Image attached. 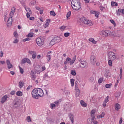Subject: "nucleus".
<instances>
[{"mask_svg": "<svg viewBox=\"0 0 124 124\" xmlns=\"http://www.w3.org/2000/svg\"><path fill=\"white\" fill-rule=\"evenodd\" d=\"M50 21H51V20L50 19H46V22L45 25L44 26V28H47L48 27V25L50 23Z\"/></svg>", "mask_w": 124, "mask_h": 124, "instance_id": "obj_19", "label": "nucleus"}, {"mask_svg": "<svg viewBox=\"0 0 124 124\" xmlns=\"http://www.w3.org/2000/svg\"><path fill=\"white\" fill-rule=\"evenodd\" d=\"M48 77L47 74H46L44 75V79H46V78H48Z\"/></svg>", "mask_w": 124, "mask_h": 124, "instance_id": "obj_53", "label": "nucleus"}, {"mask_svg": "<svg viewBox=\"0 0 124 124\" xmlns=\"http://www.w3.org/2000/svg\"><path fill=\"white\" fill-rule=\"evenodd\" d=\"M111 6H118V3L116 2H111Z\"/></svg>", "mask_w": 124, "mask_h": 124, "instance_id": "obj_34", "label": "nucleus"}, {"mask_svg": "<svg viewBox=\"0 0 124 124\" xmlns=\"http://www.w3.org/2000/svg\"><path fill=\"white\" fill-rule=\"evenodd\" d=\"M120 12L124 15V9H120Z\"/></svg>", "mask_w": 124, "mask_h": 124, "instance_id": "obj_60", "label": "nucleus"}, {"mask_svg": "<svg viewBox=\"0 0 124 124\" xmlns=\"http://www.w3.org/2000/svg\"><path fill=\"white\" fill-rule=\"evenodd\" d=\"M109 101V96H107V97L106 98L105 101H104L103 103V107H106V103Z\"/></svg>", "mask_w": 124, "mask_h": 124, "instance_id": "obj_15", "label": "nucleus"}, {"mask_svg": "<svg viewBox=\"0 0 124 124\" xmlns=\"http://www.w3.org/2000/svg\"><path fill=\"white\" fill-rule=\"evenodd\" d=\"M56 42L55 41V40L54 39H53L51 41H50V45H55V44H56Z\"/></svg>", "mask_w": 124, "mask_h": 124, "instance_id": "obj_35", "label": "nucleus"}, {"mask_svg": "<svg viewBox=\"0 0 124 124\" xmlns=\"http://www.w3.org/2000/svg\"><path fill=\"white\" fill-rule=\"evenodd\" d=\"M20 72L21 74L24 73V69L21 67V66L19 67Z\"/></svg>", "mask_w": 124, "mask_h": 124, "instance_id": "obj_40", "label": "nucleus"}, {"mask_svg": "<svg viewBox=\"0 0 124 124\" xmlns=\"http://www.w3.org/2000/svg\"><path fill=\"white\" fill-rule=\"evenodd\" d=\"M36 58V53L35 52L33 53V54H32V58L35 59Z\"/></svg>", "mask_w": 124, "mask_h": 124, "instance_id": "obj_48", "label": "nucleus"}, {"mask_svg": "<svg viewBox=\"0 0 124 124\" xmlns=\"http://www.w3.org/2000/svg\"><path fill=\"white\" fill-rule=\"evenodd\" d=\"M66 27L64 26H62L60 27V30H64L65 29Z\"/></svg>", "mask_w": 124, "mask_h": 124, "instance_id": "obj_64", "label": "nucleus"}, {"mask_svg": "<svg viewBox=\"0 0 124 124\" xmlns=\"http://www.w3.org/2000/svg\"><path fill=\"white\" fill-rule=\"evenodd\" d=\"M54 107H57V106H56V105L55 104V103L54 104H50V108L51 109H53L54 108Z\"/></svg>", "mask_w": 124, "mask_h": 124, "instance_id": "obj_46", "label": "nucleus"}, {"mask_svg": "<svg viewBox=\"0 0 124 124\" xmlns=\"http://www.w3.org/2000/svg\"><path fill=\"white\" fill-rule=\"evenodd\" d=\"M18 86L20 88H23V87H24V83H23L22 81L19 82L18 83Z\"/></svg>", "mask_w": 124, "mask_h": 124, "instance_id": "obj_31", "label": "nucleus"}, {"mask_svg": "<svg viewBox=\"0 0 124 124\" xmlns=\"http://www.w3.org/2000/svg\"><path fill=\"white\" fill-rule=\"evenodd\" d=\"M65 93L66 95H69V93H70L69 91L66 90L65 91Z\"/></svg>", "mask_w": 124, "mask_h": 124, "instance_id": "obj_55", "label": "nucleus"}, {"mask_svg": "<svg viewBox=\"0 0 124 124\" xmlns=\"http://www.w3.org/2000/svg\"><path fill=\"white\" fill-rule=\"evenodd\" d=\"M9 99V97L8 96L5 95L4 96H3L1 98V103L2 104L4 103L5 101H7Z\"/></svg>", "mask_w": 124, "mask_h": 124, "instance_id": "obj_9", "label": "nucleus"}, {"mask_svg": "<svg viewBox=\"0 0 124 124\" xmlns=\"http://www.w3.org/2000/svg\"><path fill=\"white\" fill-rule=\"evenodd\" d=\"M108 64L109 66H113V63L112 62V60L108 59Z\"/></svg>", "mask_w": 124, "mask_h": 124, "instance_id": "obj_25", "label": "nucleus"}, {"mask_svg": "<svg viewBox=\"0 0 124 124\" xmlns=\"http://www.w3.org/2000/svg\"><path fill=\"white\" fill-rule=\"evenodd\" d=\"M69 35H70V33L69 32H66L64 34V36H65V37H68Z\"/></svg>", "mask_w": 124, "mask_h": 124, "instance_id": "obj_39", "label": "nucleus"}, {"mask_svg": "<svg viewBox=\"0 0 124 124\" xmlns=\"http://www.w3.org/2000/svg\"><path fill=\"white\" fill-rule=\"evenodd\" d=\"M87 65H88V62L86 61H81L80 62V66L81 68H85L87 67Z\"/></svg>", "mask_w": 124, "mask_h": 124, "instance_id": "obj_6", "label": "nucleus"}, {"mask_svg": "<svg viewBox=\"0 0 124 124\" xmlns=\"http://www.w3.org/2000/svg\"><path fill=\"white\" fill-rule=\"evenodd\" d=\"M50 14L51 16H53V17L56 16V13H55V11H51L50 12Z\"/></svg>", "mask_w": 124, "mask_h": 124, "instance_id": "obj_33", "label": "nucleus"}, {"mask_svg": "<svg viewBox=\"0 0 124 124\" xmlns=\"http://www.w3.org/2000/svg\"><path fill=\"white\" fill-rule=\"evenodd\" d=\"M119 77L120 79H122V77H123V69L122 68L120 69V70Z\"/></svg>", "mask_w": 124, "mask_h": 124, "instance_id": "obj_30", "label": "nucleus"}, {"mask_svg": "<svg viewBox=\"0 0 124 124\" xmlns=\"http://www.w3.org/2000/svg\"><path fill=\"white\" fill-rule=\"evenodd\" d=\"M29 40H30V38H29V37H28L27 38L23 39V41L24 42H26V41H29Z\"/></svg>", "mask_w": 124, "mask_h": 124, "instance_id": "obj_50", "label": "nucleus"}, {"mask_svg": "<svg viewBox=\"0 0 124 124\" xmlns=\"http://www.w3.org/2000/svg\"><path fill=\"white\" fill-rule=\"evenodd\" d=\"M90 62L92 64H94L96 62V58L94 55H92L90 58Z\"/></svg>", "mask_w": 124, "mask_h": 124, "instance_id": "obj_8", "label": "nucleus"}, {"mask_svg": "<svg viewBox=\"0 0 124 124\" xmlns=\"http://www.w3.org/2000/svg\"><path fill=\"white\" fill-rule=\"evenodd\" d=\"M27 37H33V33L31 32L27 35Z\"/></svg>", "mask_w": 124, "mask_h": 124, "instance_id": "obj_37", "label": "nucleus"}, {"mask_svg": "<svg viewBox=\"0 0 124 124\" xmlns=\"http://www.w3.org/2000/svg\"><path fill=\"white\" fill-rule=\"evenodd\" d=\"M111 86H112V84H106V88H107V89H110V88H111Z\"/></svg>", "mask_w": 124, "mask_h": 124, "instance_id": "obj_43", "label": "nucleus"}, {"mask_svg": "<svg viewBox=\"0 0 124 124\" xmlns=\"http://www.w3.org/2000/svg\"><path fill=\"white\" fill-rule=\"evenodd\" d=\"M54 41H55L56 43H59V42H61V38L59 36H56L54 37Z\"/></svg>", "mask_w": 124, "mask_h": 124, "instance_id": "obj_17", "label": "nucleus"}, {"mask_svg": "<svg viewBox=\"0 0 124 124\" xmlns=\"http://www.w3.org/2000/svg\"><path fill=\"white\" fill-rule=\"evenodd\" d=\"M108 55V60H111L112 61H115L116 60V55L115 53L112 51H108L107 52Z\"/></svg>", "mask_w": 124, "mask_h": 124, "instance_id": "obj_4", "label": "nucleus"}, {"mask_svg": "<svg viewBox=\"0 0 124 124\" xmlns=\"http://www.w3.org/2000/svg\"><path fill=\"white\" fill-rule=\"evenodd\" d=\"M120 107H121V106L120 105V104L117 103L115 105V110H116V111H119V109H120Z\"/></svg>", "mask_w": 124, "mask_h": 124, "instance_id": "obj_24", "label": "nucleus"}, {"mask_svg": "<svg viewBox=\"0 0 124 124\" xmlns=\"http://www.w3.org/2000/svg\"><path fill=\"white\" fill-rule=\"evenodd\" d=\"M105 115V113L104 112H103L101 114L97 116V119H100V118H104Z\"/></svg>", "mask_w": 124, "mask_h": 124, "instance_id": "obj_26", "label": "nucleus"}, {"mask_svg": "<svg viewBox=\"0 0 124 124\" xmlns=\"http://www.w3.org/2000/svg\"><path fill=\"white\" fill-rule=\"evenodd\" d=\"M80 90L78 89L77 91V94L78 96H79V95H80Z\"/></svg>", "mask_w": 124, "mask_h": 124, "instance_id": "obj_51", "label": "nucleus"}, {"mask_svg": "<svg viewBox=\"0 0 124 124\" xmlns=\"http://www.w3.org/2000/svg\"><path fill=\"white\" fill-rule=\"evenodd\" d=\"M71 108V104H68L65 105V108H64L65 110H67V111H70Z\"/></svg>", "mask_w": 124, "mask_h": 124, "instance_id": "obj_14", "label": "nucleus"}, {"mask_svg": "<svg viewBox=\"0 0 124 124\" xmlns=\"http://www.w3.org/2000/svg\"><path fill=\"white\" fill-rule=\"evenodd\" d=\"M80 104L81 106H83V107H87V104H86V103H85L83 100L80 101Z\"/></svg>", "mask_w": 124, "mask_h": 124, "instance_id": "obj_21", "label": "nucleus"}, {"mask_svg": "<svg viewBox=\"0 0 124 124\" xmlns=\"http://www.w3.org/2000/svg\"><path fill=\"white\" fill-rule=\"evenodd\" d=\"M114 37H120L121 36V35L119 34H113Z\"/></svg>", "mask_w": 124, "mask_h": 124, "instance_id": "obj_57", "label": "nucleus"}, {"mask_svg": "<svg viewBox=\"0 0 124 124\" xmlns=\"http://www.w3.org/2000/svg\"><path fill=\"white\" fill-rule=\"evenodd\" d=\"M8 26H11L12 25V16L10 17L7 21Z\"/></svg>", "mask_w": 124, "mask_h": 124, "instance_id": "obj_16", "label": "nucleus"}, {"mask_svg": "<svg viewBox=\"0 0 124 124\" xmlns=\"http://www.w3.org/2000/svg\"><path fill=\"white\" fill-rule=\"evenodd\" d=\"M69 119L72 124H73V123H74V116L73 115V114L70 113Z\"/></svg>", "mask_w": 124, "mask_h": 124, "instance_id": "obj_18", "label": "nucleus"}, {"mask_svg": "<svg viewBox=\"0 0 124 124\" xmlns=\"http://www.w3.org/2000/svg\"><path fill=\"white\" fill-rule=\"evenodd\" d=\"M19 106H20V103H19V102H16L13 105L14 108H17L19 107Z\"/></svg>", "mask_w": 124, "mask_h": 124, "instance_id": "obj_20", "label": "nucleus"}, {"mask_svg": "<svg viewBox=\"0 0 124 124\" xmlns=\"http://www.w3.org/2000/svg\"><path fill=\"white\" fill-rule=\"evenodd\" d=\"M71 6L74 10H79L81 9V4L79 0H72L71 2Z\"/></svg>", "mask_w": 124, "mask_h": 124, "instance_id": "obj_2", "label": "nucleus"}, {"mask_svg": "<svg viewBox=\"0 0 124 124\" xmlns=\"http://www.w3.org/2000/svg\"><path fill=\"white\" fill-rule=\"evenodd\" d=\"M31 88H32V86H31V85H29V86L27 87L26 90H27V91H29V90H31Z\"/></svg>", "mask_w": 124, "mask_h": 124, "instance_id": "obj_56", "label": "nucleus"}, {"mask_svg": "<svg viewBox=\"0 0 124 124\" xmlns=\"http://www.w3.org/2000/svg\"><path fill=\"white\" fill-rule=\"evenodd\" d=\"M121 95V92H118L116 94V96L119 97Z\"/></svg>", "mask_w": 124, "mask_h": 124, "instance_id": "obj_58", "label": "nucleus"}, {"mask_svg": "<svg viewBox=\"0 0 124 124\" xmlns=\"http://www.w3.org/2000/svg\"><path fill=\"white\" fill-rule=\"evenodd\" d=\"M35 51H29V54H30L31 55H33L34 53H35Z\"/></svg>", "mask_w": 124, "mask_h": 124, "instance_id": "obj_63", "label": "nucleus"}, {"mask_svg": "<svg viewBox=\"0 0 124 124\" xmlns=\"http://www.w3.org/2000/svg\"><path fill=\"white\" fill-rule=\"evenodd\" d=\"M25 9L27 13H29V14H31V9H30L29 8H26Z\"/></svg>", "mask_w": 124, "mask_h": 124, "instance_id": "obj_32", "label": "nucleus"}, {"mask_svg": "<svg viewBox=\"0 0 124 124\" xmlns=\"http://www.w3.org/2000/svg\"><path fill=\"white\" fill-rule=\"evenodd\" d=\"M16 95H17V96H22V95H23V93L21 91H17L16 92Z\"/></svg>", "mask_w": 124, "mask_h": 124, "instance_id": "obj_27", "label": "nucleus"}, {"mask_svg": "<svg viewBox=\"0 0 124 124\" xmlns=\"http://www.w3.org/2000/svg\"><path fill=\"white\" fill-rule=\"evenodd\" d=\"M93 14H95V17L98 18V16H99V12H97L96 11H93Z\"/></svg>", "mask_w": 124, "mask_h": 124, "instance_id": "obj_29", "label": "nucleus"}, {"mask_svg": "<svg viewBox=\"0 0 124 124\" xmlns=\"http://www.w3.org/2000/svg\"><path fill=\"white\" fill-rule=\"evenodd\" d=\"M15 10H16V8H15V7H13L12 8L10 13V16H12L14 15V13H15Z\"/></svg>", "mask_w": 124, "mask_h": 124, "instance_id": "obj_12", "label": "nucleus"}, {"mask_svg": "<svg viewBox=\"0 0 124 124\" xmlns=\"http://www.w3.org/2000/svg\"><path fill=\"white\" fill-rule=\"evenodd\" d=\"M102 81H103V78H101L99 79L98 83H99V84H101V83H102Z\"/></svg>", "mask_w": 124, "mask_h": 124, "instance_id": "obj_45", "label": "nucleus"}, {"mask_svg": "<svg viewBox=\"0 0 124 124\" xmlns=\"http://www.w3.org/2000/svg\"><path fill=\"white\" fill-rule=\"evenodd\" d=\"M6 64L8 66V69H10V68H13V65L11 64V63L10 62V61H9V60H7Z\"/></svg>", "mask_w": 124, "mask_h": 124, "instance_id": "obj_11", "label": "nucleus"}, {"mask_svg": "<svg viewBox=\"0 0 124 124\" xmlns=\"http://www.w3.org/2000/svg\"><path fill=\"white\" fill-rule=\"evenodd\" d=\"M70 16H71V11H69L66 15L67 18H69Z\"/></svg>", "mask_w": 124, "mask_h": 124, "instance_id": "obj_41", "label": "nucleus"}, {"mask_svg": "<svg viewBox=\"0 0 124 124\" xmlns=\"http://www.w3.org/2000/svg\"><path fill=\"white\" fill-rule=\"evenodd\" d=\"M71 58L68 57L67 58V59H66L65 62L64 63V65H66L67 64V63H70V62H71Z\"/></svg>", "mask_w": 124, "mask_h": 124, "instance_id": "obj_13", "label": "nucleus"}, {"mask_svg": "<svg viewBox=\"0 0 124 124\" xmlns=\"http://www.w3.org/2000/svg\"><path fill=\"white\" fill-rule=\"evenodd\" d=\"M80 21L83 24L87 25V26H93V23H92V21L84 16L80 18Z\"/></svg>", "mask_w": 124, "mask_h": 124, "instance_id": "obj_3", "label": "nucleus"}, {"mask_svg": "<svg viewBox=\"0 0 124 124\" xmlns=\"http://www.w3.org/2000/svg\"><path fill=\"white\" fill-rule=\"evenodd\" d=\"M76 60V56H74V57L73 58V59L72 60L71 59V62H70V65H72V64H73L75 62Z\"/></svg>", "mask_w": 124, "mask_h": 124, "instance_id": "obj_23", "label": "nucleus"}, {"mask_svg": "<svg viewBox=\"0 0 124 124\" xmlns=\"http://www.w3.org/2000/svg\"><path fill=\"white\" fill-rule=\"evenodd\" d=\"M93 77H91L90 78H89V81H90V82H91V83H93Z\"/></svg>", "mask_w": 124, "mask_h": 124, "instance_id": "obj_54", "label": "nucleus"}, {"mask_svg": "<svg viewBox=\"0 0 124 124\" xmlns=\"http://www.w3.org/2000/svg\"><path fill=\"white\" fill-rule=\"evenodd\" d=\"M46 57L47 58V60L48 59V62H49L50 60H51V55H47Z\"/></svg>", "mask_w": 124, "mask_h": 124, "instance_id": "obj_52", "label": "nucleus"}, {"mask_svg": "<svg viewBox=\"0 0 124 124\" xmlns=\"http://www.w3.org/2000/svg\"><path fill=\"white\" fill-rule=\"evenodd\" d=\"M54 104H55V106L56 107H58L59 105H60V103H61V100H58L55 102H54Z\"/></svg>", "mask_w": 124, "mask_h": 124, "instance_id": "obj_22", "label": "nucleus"}, {"mask_svg": "<svg viewBox=\"0 0 124 124\" xmlns=\"http://www.w3.org/2000/svg\"><path fill=\"white\" fill-rule=\"evenodd\" d=\"M26 62H27V58H24V59H22V60L21 61V63L22 64H24V63H26Z\"/></svg>", "mask_w": 124, "mask_h": 124, "instance_id": "obj_38", "label": "nucleus"}, {"mask_svg": "<svg viewBox=\"0 0 124 124\" xmlns=\"http://www.w3.org/2000/svg\"><path fill=\"white\" fill-rule=\"evenodd\" d=\"M71 74L73 76H76V71L75 70H72L71 71Z\"/></svg>", "mask_w": 124, "mask_h": 124, "instance_id": "obj_28", "label": "nucleus"}, {"mask_svg": "<svg viewBox=\"0 0 124 124\" xmlns=\"http://www.w3.org/2000/svg\"><path fill=\"white\" fill-rule=\"evenodd\" d=\"M18 41H19L18 40V39H16L14 40V41L13 42V43H14V44L18 43Z\"/></svg>", "mask_w": 124, "mask_h": 124, "instance_id": "obj_62", "label": "nucleus"}, {"mask_svg": "<svg viewBox=\"0 0 124 124\" xmlns=\"http://www.w3.org/2000/svg\"><path fill=\"white\" fill-rule=\"evenodd\" d=\"M36 74V72L34 70L31 71V78L32 80L34 81L35 80V78H36V76L35 75Z\"/></svg>", "mask_w": 124, "mask_h": 124, "instance_id": "obj_7", "label": "nucleus"}, {"mask_svg": "<svg viewBox=\"0 0 124 124\" xmlns=\"http://www.w3.org/2000/svg\"><path fill=\"white\" fill-rule=\"evenodd\" d=\"M31 5H32V6H33V5H35V4H36V1L33 0L31 2Z\"/></svg>", "mask_w": 124, "mask_h": 124, "instance_id": "obj_36", "label": "nucleus"}, {"mask_svg": "<svg viewBox=\"0 0 124 124\" xmlns=\"http://www.w3.org/2000/svg\"><path fill=\"white\" fill-rule=\"evenodd\" d=\"M26 62H27V63H31V60L28 58H26Z\"/></svg>", "mask_w": 124, "mask_h": 124, "instance_id": "obj_61", "label": "nucleus"}, {"mask_svg": "<svg viewBox=\"0 0 124 124\" xmlns=\"http://www.w3.org/2000/svg\"><path fill=\"white\" fill-rule=\"evenodd\" d=\"M95 113V110L93 109V110L91 111V116H94Z\"/></svg>", "mask_w": 124, "mask_h": 124, "instance_id": "obj_44", "label": "nucleus"}, {"mask_svg": "<svg viewBox=\"0 0 124 124\" xmlns=\"http://www.w3.org/2000/svg\"><path fill=\"white\" fill-rule=\"evenodd\" d=\"M27 120L28 123H30V122H31V117L30 116H27Z\"/></svg>", "mask_w": 124, "mask_h": 124, "instance_id": "obj_47", "label": "nucleus"}, {"mask_svg": "<svg viewBox=\"0 0 124 124\" xmlns=\"http://www.w3.org/2000/svg\"><path fill=\"white\" fill-rule=\"evenodd\" d=\"M31 94L33 98L35 99H38L39 97L43 96L44 93H43V90L41 88H35L31 92Z\"/></svg>", "mask_w": 124, "mask_h": 124, "instance_id": "obj_1", "label": "nucleus"}, {"mask_svg": "<svg viewBox=\"0 0 124 124\" xmlns=\"http://www.w3.org/2000/svg\"><path fill=\"white\" fill-rule=\"evenodd\" d=\"M110 22L111 24H113V26H116V23L115 22V21L114 20H110Z\"/></svg>", "mask_w": 124, "mask_h": 124, "instance_id": "obj_49", "label": "nucleus"}, {"mask_svg": "<svg viewBox=\"0 0 124 124\" xmlns=\"http://www.w3.org/2000/svg\"><path fill=\"white\" fill-rule=\"evenodd\" d=\"M14 35L16 37H18V35H17V31H15L14 32Z\"/></svg>", "mask_w": 124, "mask_h": 124, "instance_id": "obj_59", "label": "nucleus"}, {"mask_svg": "<svg viewBox=\"0 0 124 124\" xmlns=\"http://www.w3.org/2000/svg\"><path fill=\"white\" fill-rule=\"evenodd\" d=\"M37 44L38 46H42L44 44V41L41 38H37L36 39Z\"/></svg>", "mask_w": 124, "mask_h": 124, "instance_id": "obj_5", "label": "nucleus"}, {"mask_svg": "<svg viewBox=\"0 0 124 124\" xmlns=\"http://www.w3.org/2000/svg\"><path fill=\"white\" fill-rule=\"evenodd\" d=\"M102 34L105 35V36H110V35H111V31H103Z\"/></svg>", "mask_w": 124, "mask_h": 124, "instance_id": "obj_10", "label": "nucleus"}, {"mask_svg": "<svg viewBox=\"0 0 124 124\" xmlns=\"http://www.w3.org/2000/svg\"><path fill=\"white\" fill-rule=\"evenodd\" d=\"M74 81L75 80L73 78H72L71 79V84L72 87H73V86H74Z\"/></svg>", "mask_w": 124, "mask_h": 124, "instance_id": "obj_42", "label": "nucleus"}]
</instances>
